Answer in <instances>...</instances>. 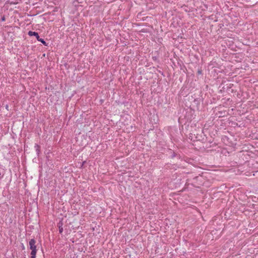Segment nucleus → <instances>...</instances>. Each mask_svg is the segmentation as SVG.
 I'll use <instances>...</instances> for the list:
<instances>
[{"label": "nucleus", "instance_id": "obj_1", "mask_svg": "<svg viewBox=\"0 0 258 258\" xmlns=\"http://www.w3.org/2000/svg\"><path fill=\"white\" fill-rule=\"evenodd\" d=\"M36 241L34 239H31L29 242V248L31 250V253L37 252V249L36 246Z\"/></svg>", "mask_w": 258, "mask_h": 258}, {"label": "nucleus", "instance_id": "obj_2", "mask_svg": "<svg viewBox=\"0 0 258 258\" xmlns=\"http://www.w3.org/2000/svg\"><path fill=\"white\" fill-rule=\"evenodd\" d=\"M28 35L29 36H34V37H36L37 39L39 38V36L38 35V33L37 32H36L29 31L28 32Z\"/></svg>", "mask_w": 258, "mask_h": 258}, {"label": "nucleus", "instance_id": "obj_3", "mask_svg": "<svg viewBox=\"0 0 258 258\" xmlns=\"http://www.w3.org/2000/svg\"><path fill=\"white\" fill-rule=\"evenodd\" d=\"M35 148L37 151V154H39L40 152V146L38 145H35Z\"/></svg>", "mask_w": 258, "mask_h": 258}, {"label": "nucleus", "instance_id": "obj_4", "mask_svg": "<svg viewBox=\"0 0 258 258\" xmlns=\"http://www.w3.org/2000/svg\"><path fill=\"white\" fill-rule=\"evenodd\" d=\"M38 41L39 42H41L42 43H43V44L44 45H46V42L44 40V39H42V38H38L37 39Z\"/></svg>", "mask_w": 258, "mask_h": 258}, {"label": "nucleus", "instance_id": "obj_5", "mask_svg": "<svg viewBox=\"0 0 258 258\" xmlns=\"http://www.w3.org/2000/svg\"><path fill=\"white\" fill-rule=\"evenodd\" d=\"M36 253H34V251L33 253H31V258H36Z\"/></svg>", "mask_w": 258, "mask_h": 258}, {"label": "nucleus", "instance_id": "obj_6", "mask_svg": "<svg viewBox=\"0 0 258 258\" xmlns=\"http://www.w3.org/2000/svg\"><path fill=\"white\" fill-rule=\"evenodd\" d=\"M59 232H60V233H61V232H62V230H63L62 228H59Z\"/></svg>", "mask_w": 258, "mask_h": 258}, {"label": "nucleus", "instance_id": "obj_7", "mask_svg": "<svg viewBox=\"0 0 258 258\" xmlns=\"http://www.w3.org/2000/svg\"><path fill=\"white\" fill-rule=\"evenodd\" d=\"M5 20V17H2V21H4Z\"/></svg>", "mask_w": 258, "mask_h": 258}]
</instances>
